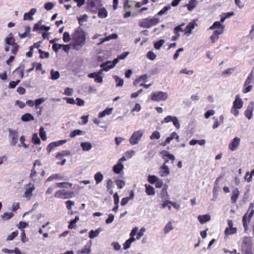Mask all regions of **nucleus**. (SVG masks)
Here are the masks:
<instances>
[{
	"instance_id": "nucleus-22",
	"label": "nucleus",
	"mask_w": 254,
	"mask_h": 254,
	"mask_svg": "<svg viewBox=\"0 0 254 254\" xmlns=\"http://www.w3.org/2000/svg\"><path fill=\"white\" fill-rule=\"evenodd\" d=\"M222 34V29L216 30L214 31L213 34L210 36V39L212 43H215L219 38V35Z\"/></svg>"
},
{
	"instance_id": "nucleus-57",
	"label": "nucleus",
	"mask_w": 254,
	"mask_h": 254,
	"mask_svg": "<svg viewBox=\"0 0 254 254\" xmlns=\"http://www.w3.org/2000/svg\"><path fill=\"white\" fill-rule=\"evenodd\" d=\"M40 136L43 140H46L47 139V136L46 132L44 131L43 127H41L40 128Z\"/></svg>"
},
{
	"instance_id": "nucleus-35",
	"label": "nucleus",
	"mask_w": 254,
	"mask_h": 254,
	"mask_svg": "<svg viewBox=\"0 0 254 254\" xmlns=\"http://www.w3.org/2000/svg\"><path fill=\"white\" fill-rule=\"evenodd\" d=\"M113 111V108H107L105 110H104L103 111L99 113L98 115V117L99 118H102L104 117L106 115H109L112 113V112Z\"/></svg>"
},
{
	"instance_id": "nucleus-16",
	"label": "nucleus",
	"mask_w": 254,
	"mask_h": 254,
	"mask_svg": "<svg viewBox=\"0 0 254 254\" xmlns=\"http://www.w3.org/2000/svg\"><path fill=\"white\" fill-rule=\"evenodd\" d=\"M91 242L87 244L83 248L79 250L77 252L78 254H89L91 252Z\"/></svg>"
},
{
	"instance_id": "nucleus-40",
	"label": "nucleus",
	"mask_w": 254,
	"mask_h": 254,
	"mask_svg": "<svg viewBox=\"0 0 254 254\" xmlns=\"http://www.w3.org/2000/svg\"><path fill=\"white\" fill-rule=\"evenodd\" d=\"M56 186L60 188H68L71 187L72 184L69 182H62L56 183Z\"/></svg>"
},
{
	"instance_id": "nucleus-7",
	"label": "nucleus",
	"mask_w": 254,
	"mask_h": 254,
	"mask_svg": "<svg viewBox=\"0 0 254 254\" xmlns=\"http://www.w3.org/2000/svg\"><path fill=\"white\" fill-rule=\"evenodd\" d=\"M73 192L67 191L65 190H60L55 193V197L58 198L67 199L72 197Z\"/></svg>"
},
{
	"instance_id": "nucleus-42",
	"label": "nucleus",
	"mask_w": 254,
	"mask_h": 254,
	"mask_svg": "<svg viewBox=\"0 0 254 254\" xmlns=\"http://www.w3.org/2000/svg\"><path fill=\"white\" fill-rule=\"evenodd\" d=\"M179 138L180 136L176 132H172L169 136L167 137V139L168 140V141L170 142L171 140H172L173 139H176L177 141V142H179Z\"/></svg>"
},
{
	"instance_id": "nucleus-44",
	"label": "nucleus",
	"mask_w": 254,
	"mask_h": 254,
	"mask_svg": "<svg viewBox=\"0 0 254 254\" xmlns=\"http://www.w3.org/2000/svg\"><path fill=\"white\" fill-rule=\"evenodd\" d=\"M94 179L96 184H98L103 181V176L100 172H97L94 175Z\"/></svg>"
},
{
	"instance_id": "nucleus-63",
	"label": "nucleus",
	"mask_w": 254,
	"mask_h": 254,
	"mask_svg": "<svg viewBox=\"0 0 254 254\" xmlns=\"http://www.w3.org/2000/svg\"><path fill=\"white\" fill-rule=\"evenodd\" d=\"M146 57L148 59L153 61L156 59V55L152 51H149L147 53Z\"/></svg>"
},
{
	"instance_id": "nucleus-33",
	"label": "nucleus",
	"mask_w": 254,
	"mask_h": 254,
	"mask_svg": "<svg viewBox=\"0 0 254 254\" xmlns=\"http://www.w3.org/2000/svg\"><path fill=\"white\" fill-rule=\"evenodd\" d=\"M21 119L23 122H29L33 121L34 118L31 114L26 113L22 116Z\"/></svg>"
},
{
	"instance_id": "nucleus-5",
	"label": "nucleus",
	"mask_w": 254,
	"mask_h": 254,
	"mask_svg": "<svg viewBox=\"0 0 254 254\" xmlns=\"http://www.w3.org/2000/svg\"><path fill=\"white\" fill-rule=\"evenodd\" d=\"M144 131L142 129H139L134 131L131 135L129 142L131 145L137 144L141 140V137L144 133Z\"/></svg>"
},
{
	"instance_id": "nucleus-12",
	"label": "nucleus",
	"mask_w": 254,
	"mask_h": 254,
	"mask_svg": "<svg viewBox=\"0 0 254 254\" xmlns=\"http://www.w3.org/2000/svg\"><path fill=\"white\" fill-rule=\"evenodd\" d=\"M42 21L40 20L38 23H36L33 27V31H37L39 30L48 31L50 30V28L49 26H46L42 25Z\"/></svg>"
},
{
	"instance_id": "nucleus-18",
	"label": "nucleus",
	"mask_w": 254,
	"mask_h": 254,
	"mask_svg": "<svg viewBox=\"0 0 254 254\" xmlns=\"http://www.w3.org/2000/svg\"><path fill=\"white\" fill-rule=\"evenodd\" d=\"M196 24L195 22L189 23L184 29L185 34L189 35L192 32V30L194 28Z\"/></svg>"
},
{
	"instance_id": "nucleus-48",
	"label": "nucleus",
	"mask_w": 254,
	"mask_h": 254,
	"mask_svg": "<svg viewBox=\"0 0 254 254\" xmlns=\"http://www.w3.org/2000/svg\"><path fill=\"white\" fill-rule=\"evenodd\" d=\"M171 6L168 5L164 6L160 11L157 13L158 15H162L167 13V12L171 9Z\"/></svg>"
},
{
	"instance_id": "nucleus-28",
	"label": "nucleus",
	"mask_w": 254,
	"mask_h": 254,
	"mask_svg": "<svg viewBox=\"0 0 254 254\" xmlns=\"http://www.w3.org/2000/svg\"><path fill=\"white\" fill-rule=\"evenodd\" d=\"M5 44L7 45H11L13 46L14 45H16V43L15 42V39L13 37V35L12 33H10L9 35V37H6L5 39Z\"/></svg>"
},
{
	"instance_id": "nucleus-54",
	"label": "nucleus",
	"mask_w": 254,
	"mask_h": 254,
	"mask_svg": "<svg viewBox=\"0 0 254 254\" xmlns=\"http://www.w3.org/2000/svg\"><path fill=\"white\" fill-rule=\"evenodd\" d=\"M19 140H20V143L18 144V146L19 147L23 146L24 148H28V145L24 143L25 139V137L23 136H21L20 137Z\"/></svg>"
},
{
	"instance_id": "nucleus-17",
	"label": "nucleus",
	"mask_w": 254,
	"mask_h": 254,
	"mask_svg": "<svg viewBox=\"0 0 254 254\" xmlns=\"http://www.w3.org/2000/svg\"><path fill=\"white\" fill-rule=\"evenodd\" d=\"M170 173L169 167L165 164L160 168L159 174L161 177L167 176Z\"/></svg>"
},
{
	"instance_id": "nucleus-23",
	"label": "nucleus",
	"mask_w": 254,
	"mask_h": 254,
	"mask_svg": "<svg viewBox=\"0 0 254 254\" xmlns=\"http://www.w3.org/2000/svg\"><path fill=\"white\" fill-rule=\"evenodd\" d=\"M168 204H171L176 209H179L180 208V205L177 203L176 202H172L170 200H165L162 204V207L165 208Z\"/></svg>"
},
{
	"instance_id": "nucleus-13",
	"label": "nucleus",
	"mask_w": 254,
	"mask_h": 254,
	"mask_svg": "<svg viewBox=\"0 0 254 254\" xmlns=\"http://www.w3.org/2000/svg\"><path fill=\"white\" fill-rule=\"evenodd\" d=\"M254 109V102H251L245 112V115L249 120L253 117V111Z\"/></svg>"
},
{
	"instance_id": "nucleus-27",
	"label": "nucleus",
	"mask_w": 254,
	"mask_h": 254,
	"mask_svg": "<svg viewBox=\"0 0 254 254\" xmlns=\"http://www.w3.org/2000/svg\"><path fill=\"white\" fill-rule=\"evenodd\" d=\"M145 192L147 195H154L155 194V191L154 188L150 185L145 184Z\"/></svg>"
},
{
	"instance_id": "nucleus-50",
	"label": "nucleus",
	"mask_w": 254,
	"mask_h": 254,
	"mask_svg": "<svg viewBox=\"0 0 254 254\" xmlns=\"http://www.w3.org/2000/svg\"><path fill=\"white\" fill-rule=\"evenodd\" d=\"M82 131L80 129H75L70 133L69 136L73 138L77 135H79L82 133Z\"/></svg>"
},
{
	"instance_id": "nucleus-31",
	"label": "nucleus",
	"mask_w": 254,
	"mask_h": 254,
	"mask_svg": "<svg viewBox=\"0 0 254 254\" xmlns=\"http://www.w3.org/2000/svg\"><path fill=\"white\" fill-rule=\"evenodd\" d=\"M102 231L101 228H98L95 231L92 230L89 232V237L91 239H94L97 237Z\"/></svg>"
},
{
	"instance_id": "nucleus-6",
	"label": "nucleus",
	"mask_w": 254,
	"mask_h": 254,
	"mask_svg": "<svg viewBox=\"0 0 254 254\" xmlns=\"http://www.w3.org/2000/svg\"><path fill=\"white\" fill-rule=\"evenodd\" d=\"M138 231V228L135 227L133 228L130 233V238L127 240L123 244L124 250H127L130 248L131 244L135 241L134 236L136 235V232Z\"/></svg>"
},
{
	"instance_id": "nucleus-15",
	"label": "nucleus",
	"mask_w": 254,
	"mask_h": 254,
	"mask_svg": "<svg viewBox=\"0 0 254 254\" xmlns=\"http://www.w3.org/2000/svg\"><path fill=\"white\" fill-rule=\"evenodd\" d=\"M36 11V8H33L31 9L29 12H26L24 14L23 19L24 20H33L34 19L33 15L35 14Z\"/></svg>"
},
{
	"instance_id": "nucleus-3",
	"label": "nucleus",
	"mask_w": 254,
	"mask_h": 254,
	"mask_svg": "<svg viewBox=\"0 0 254 254\" xmlns=\"http://www.w3.org/2000/svg\"><path fill=\"white\" fill-rule=\"evenodd\" d=\"M168 97V93L162 91L153 92L150 95L151 100L155 102L165 101Z\"/></svg>"
},
{
	"instance_id": "nucleus-55",
	"label": "nucleus",
	"mask_w": 254,
	"mask_h": 254,
	"mask_svg": "<svg viewBox=\"0 0 254 254\" xmlns=\"http://www.w3.org/2000/svg\"><path fill=\"white\" fill-rule=\"evenodd\" d=\"M55 4L51 2H46L44 4V8L47 10H50L53 8Z\"/></svg>"
},
{
	"instance_id": "nucleus-1",
	"label": "nucleus",
	"mask_w": 254,
	"mask_h": 254,
	"mask_svg": "<svg viewBox=\"0 0 254 254\" xmlns=\"http://www.w3.org/2000/svg\"><path fill=\"white\" fill-rule=\"evenodd\" d=\"M73 49L79 50L86 43V33L81 29H76L72 35Z\"/></svg>"
},
{
	"instance_id": "nucleus-9",
	"label": "nucleus",
	"mask_w": 254,
	"mask_h": 254,
	"mask_svg": "<svg viewBox=\"0 0 254 254\" xmlns=\"http://www.w3.org/2000/svg\"><path fill=\"white\" fill-rule=\"evenodd\" d=\"M8 132V136L10 138V144L12 146H14L18 142V131L16 130H13L11 128H9Z\"/></svg>"
},
{
	"instance_id": "nucleus-46",
	"label": "nucleus",
	"mask_w": 254,
	"mask_h": 254,
	"mask_svg": "<svg viewBox=\"0 0 254 254\" xmlns=\"http://www.w3.org/2000/svg\"><path fill=\"white\" fill-rule=\"evenodd\" d=\"M173 227L171 222H169L165 226L164 228V233L165 234H168L172 230H173Z\"/></svg>"
},
{
	"instance_id": "nucleus-30",
	"label": "nucleus",
	"mask_w": 254,
	"mask_h": 254,
	"mask_svg": "<svg viewBox=\"0 0 254 254\" xmlns=\"http://www.w3.org/2000/svg\"><path fill=\"white\" fill-rule=\"evenodd\" d=\"M240 192L238 189H235L232 191V194L231 195V199L232 203H236L238 196L239 195Z\"/></svg>"
},
{
	"instance_id": "nucleus-45",
	"label": "nucleus",
	"mask_w": 254,
	"mask_h": 254,
	"mask_svg": "<svg viewBox=\"0 0 254 254\" xmlns=\"http://www.w3.org/2000/svg\"><path fill=\"white\" fill-rule=\"evenodd\" d=\"M24 69V66L22 64H20L14 71L15 72H18L20 78L23 77V70Z\"/></svg>"
},
{
	"instance_id": "nucleus-21",
	"label": "nucleus",
	"mask_w": 254,
	"mask_h": 254,
	"mask_svg": "<svg viewBox=\"0 0 254 254\" xmlns=\"http://www.w3.org/2000/svg\"><path fill=\"white\" fill-rule=\"evenodd\" d=\"M213 119L215 120V122L212 126V128L213 129H216L223 123L224 117L223 115H221L219 116V121H218V119L215 118V117H213Z\"/></svg>"
},
{
	"instance_id": "nucleus-8",
	"label": "nucleus",
	"mask_w": 254,
	"mask_h": 254,
	"mask_svg": "<svg viewBox=\"0 0 254 254\" xmlns=\"http://www.w3.org/2000/svg\"><path fill=\"white\" fill-rule=\"evenodd\" d=\"M26 187H28V188L25 190L22 196L26 198V200H30L33 196V191L35 190V187L33 184L31 183L27 184Z\"/></svg>"
},
{
	"instance_id": "nucleus-59",
	"label": "nucleus",
	"mask_w": 254,
	"mask_h": 254,
	"mask_svg": "<svg viewBox=\"0 0 254 254\" xmlns=\"http://www.w3.org/2000/svg\"><path fill=\"white\" fill-rule=\"evenodd\" d=\"M175 116H166L164 120L162 121V123H168L169 122H172L173 121V119Z\"/></svg>"
},
{
	"instance_id": "nucleus-10",
	"label": "nucleus",
	"mask_w": 254,
	"mask_h": 254,
	"mask_svg": "<svg viewBox=\"0 0 254 254\" xmlns=\"http://www.w3.org/2000/svg\"><path fill=\"white\" fill-rule=\"evenodd\" d=\"M254 215V211L252 210L248 213L247 212L243 217V225L244 227L245 231H246L248 228L249 223L250 222L251 218Z\"/></svg>"
},
{
	"instance_id": "nucleus-20",
	"label": "nucleus",
	"mask_w": 254,
	"mask_h": 254,
	"mask_svg": "<svg viewBox=\"0 0 254 254\" xmlns=\"http://www.w3.org/2000/svg\"><path fill=\"white\" fill-rule=\"evenodd\" d=\"M65 180L64 178V177L63 175L60 174H55L51 176H50L49 177H48L46 180V182H51L53 180Z\"/></svg>"
},
{
	"instance_id": "nucleus-60",
	"label": "nucleus",
	"mask_w": 254,
	"mask_h": 254,
	"mask_svg": "<svg viewBox=\"0 0 254 254\" xmlns=\"http://www.w3.org/2000/svg\"><path fill=\"white\" fill-rule=\"evenodd\" d=\"M235 68H228L222 72V75L223 76H225L226 75H231L235 70Z\"/></svg>"
},
{
	"instance_id": "nucleus-56",
	"label": "nucleus",
	"mask_w": 254,
	"mask_h": 254,
	"mask_svg": "<svg viewBox=\"0 0 254 254\" xmlns=\"http://www.w3.org/2000/svg\"><path fill=\"white\" fill-rule=\"evenodd\" d=\"M158 179V178L155 175H149L148 177V181L152 184H153L157 182Z\"/></svg>"
},
{
	"instance_id": "nucleus-34",
	"label": "nucleus",
	"mask_w": 254,
	"mask_h": 254,
	"mask_svg": "<svg viewBox=\"0 0 254 254\" xmlns=\"http://www.w3.org/2000/svg\"><path fill=\"white\" fill-rule=\"evenodd\" d=\"M100 66L103 68V70L105 71L109 70L110 69L113 68V67L111 64V61H108L105 63H102Z\"/></svg>"
},
{
	"instance_id": "nucleus-64",
	"label": "nucleus",
	"mask_w": 254,
	"mask_h": 254,
	"mask_svg": "<svg viewBox=\"0 0 254 254\" xmlns=\"http://www.w3.org/2000/svg\"><path fill=\"white\" fill-rule=\"evenodd\" d=\"M14 216V214L12 212L10 213H4L2 216V219L4 220H7L12 218Z\"/></svg>"
},
{
	"instance_id": "nucleus-38",
	"label": "nucleus",
	"mask_w": 254,
	"mask_h": 254,
	"mask_svg": "<svg viewBox=\"0 0 254 254\" xmlns=\"http://www.w3.org/2000/svg\"><path fill=\"white\" fill-rule=\"evenodd\" d=\"M225 235H230L237 233V228L235 227H227L225 230Z\"/></svg>"
},
{
	"instance_id": "nucleus-2",
	"label": "nucleus",
	"mask_w": 254,
	"mask_h": 254,
	"mask_svg": "<svg viewBox=\"0 0 254 254\" xmlns=\"http://www.w3.org/2000/svg\"><path fill=\"white\" fill-rule=\"evenodd\" d=\"M159 22L157 18H146L140 19L138 21V25L143 28H149L156 25Z\"/></svg>"
},
{
	"instance_id": "nucleus-25",
	"label": "nucleus",
	"mask_w": 254,
	"mask_h": 254,
	"mask_svg": "<svg viewBox=\"0 0 254 254\" xmlns=\"http://www.w3.org/2000/svg\"><path fill=\"white\" fill-rule=\"evenodd\" d=\"M124 166L123 164L118 162L113 166V170L115 173L118 174L124 169Z\"/></svg>"
},
{
	"instance_id": "nucleus-4",
	"label": "nucleus",
	"mask_w": 254,
	"mask_h": 254,
	"mask_svg": "<svg viewBox=\"0 0 254 254\" xmlns=\"http://www.w3.org/2000/svg\"><path fill=\"white\" fill-rule=\"evenodd\" d=\"M101 0H88L87 9L92 13H96L102 6Z\"/></svg>"
},
{
	"instance_id": "nucleus-47",
	"label": "nucleus",
	"mask_w": 254,
	"mask_h": 254,
	"mask_svg": "<svg viewBox=\"0 0 254 254\" xmlns=\"http://www.w3.org/2000/svg\"><path fill=\"white\" fill-rule=\"evenodd\" d=\"M79 216H75V218L73 220H72L70 221L68 228L69 229H72L74 228L75 226V223L79 220Z\"/></svg>"
},
{
	"instance_id": "nucleus-52",
	"label": "nucleus",
	"mask_w": 254,
	"mask_h": 254,
	"mask_svg": "<svg viewBox=\"0 0 254 254\" xmlns=\"http://www.w3.org/2000/svg\"><path fill=\"white\" fill-rule=\"evenodd\" d=\"M45 99L44 98H41L38 99H36L35 102V108L36 109H38L39 108V106L44 103L45 101Z\"/></svg>"
},
{
	"instance_id": "nucleus-29",
	"label": "nucleus",
	"mask_w": 254,
	"mask_h": 254,
	"mask_svg": "<svg viewBox=\"0 0 254 254\" xmlns=\"http://www.w3.org/2000/svg\"><path fill=\"white\" fill-rule=\"evenodd\" d=\"M82 149L84 151H88L90 150L92 147V144L89 142H83L80 144Z\"/></svg>"
},
{
	"instance_id": "nucleus-62",
	"label": "nucleus",
	"mask_w": 254,
	"mask_h": 254,
	"mask_svg": "<svg viewBox=\"0 0 254 254\" xmlns=\"http://www.w3.org/2000/svg\"><path fill=\"white\" fill-rule=\"evenodd\" d=\"M88 16L86 14H84L78 18V22L80 25H81L82 23L87 20Z\"/></svg>"
},
{
	"instance_id": "nucleus-37",
	"label": "nucleus",
	"mask_w": 254,
	"mask_h": 254,
	"mask_svg": "<svg viewBox=\"0 0 254 254\" xmlns=\"http://www.w3.org/2000/svg\"><path fill=\"white\" fill-rule=\"evenodd\" d=\"M113 78L116 81V85L117 87H121L124 84V80L117 75H114Z\"/></svg>"
},
{
	"instance_id": "nucleus-24",
	"label": "nucleus",
	"mask_w": 254,
	"mask_h": 254,
	"mask_svg": "<svg viewBox=\"0 0 254 254\" xmlns=\"http://www.w3.org/2000/svg\"><path fill=\"white\" fill-rule=\"evenodd\" d=\"M197 219L201 224H204L210 219V216L208 214L198 215Z\"/></svg>"
},
{
	"instance_id": "nucleus-14",
	"label": "nucleus",
	"mask_w": 254,
	"mask_h": 254,
	"mask_svg": "<svg viewBox=\"0 0 254 254\" xmlns=\"http://www.w3.org/2000/svg\"><path fill=\"white\" fill-rule=\"evenodd\" d=\"M161 153L163 155V158L165 160V162L164 164H166V163L169 160H171L172 163H173V161L175 159L174 155L170 154L168 151L165 150L162 151Z\"/></svg>"
},
{
	"instance_id": "nucleus-51",
	"label": "nucleus",
	"mask_w": 254,
	"mask_h": 254,
	"mask_svg": "<svg viewBox=\"0 0 254 254\" xmlns=\"http://www.w3.org/2000/svg\"><path fill=\"white\" fill-rule=\"evenodd\" d=\"M145 228L144 227H142L139 231L138 232H136V235H137V236L136 237V240H139L140 238L143 235L144 233L145 232Z\"/></svg>"
},
{
	"instance_id": "nucleus-36",
	"label": "nucleus",
	"mask_w": 254,
	"mask_h": 254,
	"mask_svg": "<svg viewBox=\"0 0 254 254\" xmlns=\"http://www.w3.org/2000/svg\"><path fill=\"white\" fill-rule=\"evenodd\" d=\"M98 10V16L99 17L104 18L107 16V11L104 7L99 8Z\"/></svg>"
},
{
	"instance_id": "nucleus-43",
	"label": "nucleus",
	"mask_w": 254,
	"mask_h": 254,
	"mask_svg": "<svg viewBox=\"0 0 254 254\" xmlns=\"http://www.w3.org/2000/svg\"><path fill=\"white\" fill-rule=\"evenodd\" d=\"M71 153L68 150H63L61 152H58L56 157L57 158H60L62 156H69L70 155Z\"/></svg>"
},
{
	"instance_id": "nucleus-61",
	"label": "nucleus",
	"mask_w": 254,
	"mask_h": 254,
	"mask_svg": "<svg viewBox=\"0 0 254 254\" xmlns=\"http://www.w3.org/2000/svg\"><path fill=\"white\" fill-rule=\"evenodd\" d=\"M18 232L17 231L12 232L10 235H9L7 237V240L11 241L14 238H15L18 235Z\"/></svg>"
},
{
	"instance_id": "nucleus-19",
	"label": "nucleus",
	"mask_w": 254,
	"mask_h": 254,
	"mask_svg": "<svg viewBox=\"0 0 254 254\" xmlns=\"http://www.w3.org/2000/svg\"><path fill=\"white\" fill-rule=\"evenodd\" d=\"M243 105V102L242 100L239 97L238 95H236L235 99L233 103V107L240 109L242 108Z\"/></svg>"
},
{
	"instance_id": "nucleus-32",
	"label": "nucleus",
	"mask_w": 254,
	"mask_h": 254,
	"mask_svg": "<svg viewBox=\"0 0 254 254\" xmlns=\"http://www.w3.org/2000/svg\"><path fill=\"white\" fill-rule=\"evenodd\" d=\"M224 26L221 24L220 22L216 21L213 24V25L212 26H211L209 27V29H216V30H219L220 29H222V33H223V31H224Z\"/></svg>"
},
{
	"instance_id": "nucleus-49",
	"label": "nucleus",
	"mask_w": 254,
	"mask_h": 254,
	"mask_svg": "<svg viewBox=\"0 0 254 254\" xmlns=\"http://www.w3.org/2000/svg\"><path fill=\"white\" fill-rule=\"evenodd\" d=\"M160 136L161 135L159 132L158 131L156 130L154 131L150 136V139L151 140H153L155 139H158L160 138Z\"/></svg>"
},
{
	"instance_id": "nucleus-58",
	"label": "nucleus",
	"mask_w": 254,
	"mask_h": 254,
	"mask_svg": "<svg viewBox=\"0 0 254 254\" xmlns=\"http://www.w3.org/2000/svg\"><path fill=\"white\" fill-rule=\"evenodd\" d=\"M184 25V24H182L180 25H178L174 28V33L179 34L180 32H184V29L182 28V26Z\"/></svg>"
},
{
	"instance_id": "nucleus-53",
	"label": "nucleus",
	"mask_w": 254,
	"mask_h": 254,
	"mask_svg": "<svg viewBox=\"0 0 254 254\" xmlns=\"http://www.w3.org/2000/svg\"><path fill=\"white\" fill-rule=\"evenodd\" d=\"M165 41L164 40H160L154 44V48L157 50H159L161 46L164 44Z\"/></svg>"
},
{
	"instance_id": "nucleus-11",
	"label": "nucleus",
	"mask_w": 254,
	"mask_h": 254,
	"mask_svg": "<svg viewBox=\"0 0 254 254\" xmlns=\"http://www.w3.org/2000/svg\"><path fill=\"white\" fill-rule=\"evenodd\" d=\"M240 138L235 137L229 143L228 148L232 151L236 150L240 144Z\"/></svg>"
},
{
	"instance_id": "nucleus-26",
	"label": "nucleus",
	"mask_w": 254,
	"mask_h": 254,
	"mask_svg": "<svg viewBox=\"0 0 254 254\" xmlns=\"http://www.w3.org/2000/svg\"><path fill=\"white\" fill-rule=\"evenodd\" d=\"M197 3L196 0H190L189 3L185 5V6L190 11H191L196 7Z\"/></svg>"
},
{
	"instance_id": "nucleus-39",
	"label": "nucleus",
	"mask_w": 254,
	"mask_h": 254,
	"mask_svg": "<svg viewBox=\"0 0 254 254\" xmlns=\"http://www.w3.org/2000/svg\"><path fill=\"white\" fill-rule=\"evenodd\" d=\"M118 37V35L117 34H112L106 37L104 39L102 40V41L99 43V45L102 44L103 43L109 41L111 39H116Z\"/></svg>"
},
{
	"instance_id": "nucleus-41",
	"label": "nucleus",
	"mask_w": 254,
	"mask_h": 254,
	"mask_svg": "<svg viewBox=\"0 0 254 254\" xmlns=\"http://www.w3.org/2000/svg\"><path fill=\"white\" fill-rule=\"evenodd\" d=\"M51 78L52 80H57L59 78L60 75V73L58 71H55L54 69H52L50 71Z\"/></svg>"
}]
</instances>
